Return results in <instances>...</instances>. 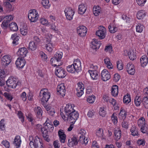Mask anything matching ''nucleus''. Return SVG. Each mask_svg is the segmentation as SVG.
Returning a JSON list of instances; mask_svg holds the SVG:
<instances>
[{"label":"nucleus","mask_w":148,"mask_h":148,"mask_svg":"<svg viewBox=\"0 0 148 148\" xmlns=\"http://www.w3.org/2000/svg\"><path fill=\"white\" fill-rule=\"evenodd\" d=\"M39 97L41 99V102L45 103L50 98V93L47 89L43 88L40 90Z\"/></svg>","instance_id":"1"},{"label":"nucleus","mask_w":148,"mask_h":148,"mask_svg":"<svg viewBox=\"0 0 148 148\" xmlns=\"http://www.w3.org/2000/svg\"><path fill=\"white\" fill-rule=\"evenodd\" d=\"M6 83L8 88H15L17 85L21 84L20 82L13 77H9L6 81Z\"/></svg>","instance_id":"2"},{"label":"nucleus","mask_w":148,"mask_h":148,"mask_svg":"<svg viewBox=\"0 0 148 148\" xmlns=\"http://www.w3.org/2000/svg\"><path fill=\"white\" fill-rule=\"evenodd\" d=\"M28 17L31 22H35L38 20L39 15L36 10H31L29 11Z\"/></svg>","instance_id":"3"},{"label":"nucleus","mask_w":148,"mask_h":148,"mask_svg":"<svg viewBox=\"0 0 148 148\" xmlns=\"http://www.w3.org/2000/svg\"><path fill=\"white\" fill-rule=\"evenodd\" d=\"M64 12L66 19L69 21L73 19L75 12L74 10L71 7H67L65 9Z\"/></svg>","instance_id":"4"},{"label":"nucleus","mask_w":148,"mask_h":148,"mask_svg":"<svg viewBox=\"0 0 148 148\" xmlns=\"http://www.w3.org/2000/svg\"><path fill=\"white\" fill-rule=\"evenodd\" d=\"M79 117V114L75 110L73 112L67 116V121H69L70 123L74 124L77 119Z\"/></svg>","instance_id":"5"},{"label":"nucleus","mask_w":148,"mask_h":148,"mask_svg":"<svg viewBox=\"0 0 148 148\" xmlns=\"http://www.w3.org/2000/svg\"><path fill=\"white\" fill-rule=\"evenodd\" d=\"M98 29H99L96 32V35L100 39H104L106 34V29L103 26H100Z\"/></svg>","instance_id":"6"},{"label":"nucleus","mask_w":148,"mask_h":148,"mask_svg":"<svg viewBox=\"0 0 148 148\" xmlns=\"http://www.w3.org/2000/svg\"><path fill=\"white\" fill-rule=\"evenodd\" d=\"M55 72L56 75L60 78L64 77L66 75L65 70L60 66L56 67Z\"/></svg>","instance_id":"7"},{"label":"nucleus","mask_w":148,"mask_h":148,"mask_svg":"<svg viewBox=\"0 0 148 148\" xmlns=\"http://www.w3.org/2000/svg\"><path fill=\"white\" fill-rule=\"evenodd\" d=\"M57 91L58 94L60 95L61 97H63L65 95L66 89L64 84L62 83L57 86Z\"/></svg>","instance_id":"8"},{"label":"nucleus","mask_w":148,"mask_h":148,"mask_svg":"<svg viewBox=\"0 0 148 148\" xmlns=\"http://www.w3.org/2000/svg\"><path fill=\"white\" fill-rule=\"evenodd\" d=\"M77 87L76 88L77 95L79 97H81L84 93V84L82 82H79L77 84Z\"/></svg>","instance_id":"9"},{"label":"nucleus","mask_w":148,"mask_h":148,"mask_svg":"<svg viewBox=\"0 0 148 148\" xmlns=\"http://www.w3.org/2000/svg\"><path fill=\"white\" fill-rule=\"evenodd\" d=\"M77 32L80 36H85L87 32V28L84 26H79L77 28Z\"/></svg>","instance_id":"10"},{"label":"nucleus","mask_w":148,"mask_h":148,"mask_svg":"<svg viewBox=\"0 0 148 148\" xmlns=\"http://www.w3.org/2000/svg\"><path fill=\"white\" fill-rule=\"evenodd\" d=\"M101 79L104 81H106L110 79V75L109 72L106 69H104L101 72Z\"/></svg>","instance_id":"11"},{"label":"nucleus","mask_w":148,"mask_h":148,"mask_svg":"<svg viewBox=\"0 0 148 148\" xmlns=\"http://www.w3.org/2000/svg\"><path fill=\"white\" fill-rule=\"evenodd\" d=\"M26 63V62L24 58L19 57L17 58L15 64L17 67L22 68Z\"/></svg>","instance_id":"12"},{"label":"nucleus","mask_w":148,"mask_h":148,"mask_svg":"<svg viewBox=\"0 0 148 148\" xmlns=\"http://www.w3.org/2000/svg\"><path fill=\"white\" fill-rule=\"evenodd\" d=\"M73 65L76 72L78 73L81 71V63L79 59H77L74 60Z\"/></svg>","instance_id":"13"},{"label":"nucleus","mask_w":148,"mask_h":148,"mask_svg":"<svg viewBox=\"0 0 148 148\" xmlns=\"http://www.w3.org/2000/svg\"><path fill=\"white\" fill-rule=\"evenodd\" d=\"M79 140L77 139L74 135H73V137L71 139L68 140V146L69 147H72L77 145Z\"/></svg>","instance_id":"14"},{"label":"nucleus","mask_w":148,"mask_h":148,"mask_svg":"<svg viewBox=\"0 0 148 148\" xmlns=\"http://www.w3.org/2000/svg\"><path fill=\"white\" fill-rule=\"evenodd\" d=\"M134 67L133 64L131 63H128L127 65L126 70L128 73L131 75H133L135 73Z\"/></svg>","instance_id":"15"},{"label":"nucleus","mask_w":148,"mask_h":148,"mask_svg":"<svg viewBox=\"0 0 148 148\" xmlns=\"http://www.w3.org/2000/svg\"><path fill=\"white\" fill-rule=\"evenodd\" d=\"M74 106L73 104H67L64 109V111L66 116L70 114L73 112L75 110L74 109Z\"/></svg>","instance_id":"16"},{"label":"nucleus","mask_w":148,"mask_h":148,"mask_svg":"<svg viewBox=\"0 0 148 148\" xmlns=\"http://www.w3.org/2000/svg\"><path fill=\"white\" fill-rule=\"evenodd\" d=\"M11 61L10 57L8 55L4 56L2 58L1 63L5 66L9 64Z\"/></svg>","instance_id":"17"},{"label":"nucleus","mask_w":148,"mask_h":148,"mask_svg":"<svg viewBox=\"0 0 148 148\" xmlns=\"http://www.w3.org/2000/svg\"><path fill=\"white\" fill-rule=\"evenodd\" d=\"M21 143V138L20 136H16L14 139L13 144L16 148H19L20 147Z\"/></svg>","instance_id":"18"},{"label":"nucleus","mask_w":148,"mask_h":148,"mask_svg":"<svg viewBox=\"0 0 148 148\" xmlns=\"http://www.w3.org/2000/svg\"><path fill=\"white\" fill-rule=\"evenodd\" d=\"M46 127H41V132H42V135L45 139L47 141L49 142L50 140V139L49 138L48 131Z\"/></svg>","instance_id":"19"},{"label":"nucleus","mask_w":148,"mask_h":148,"mask_svg":"<svg viewBox=\"0 0 148 148\" xmlns=\"http://www.w3.org/2000/svg\"><path fill=\"white\" fill-rule=\"evenodd\" d=\"M45 45V47L47 50L49 52H51L54 48L55 45L51 41V40H47Z\"/></svg>","instance_id":"20"},{"label":"nucleus","mask_w":148,"mask_h":148,"mask_svg":"<svg viewBox=\"0 0 148 148\" xmlns=\"http://www.w3.org/2000/svg\"><path fill=\"white\" fill-rule=\"evenodd\" d=\"M58 135L60 142L61 143H64L66 139V135L64 131L62 130H60L58 132Z\"/></svg>","instance_id":"21"},{"label":"nucleus","mask_w":148,"mask_h":148,"mask_svg":"<svg viewBox=\"0 0 148 148\" xmlns=\"http://www.w3.org/2000/svg\"><path fill=\"white\" fill-rule=\"evenodd\" d=\"M27 53V49L23 47L19 49L17 53L18 55H20V57L24 58L26 56Z\"/></svg>","instance_id":"22"},{"label":"nucleus","mask_w":148,"mask_h":148,"mask_svg":"<svg viewBox=\"0 0 148 148\" xmlns=\"http://www.w3.org/2000/svg\"><path fill=\"white\" fill-rule=\"evenodd\" d=\"M93 40L92 42V48L95 50L99 49L101 45V41H98L95 39H94Z\"/></svg>","instance_id":"23"},{"label":"nucleus","mask_w":148,"mask_h":148,"mask_svg":"<svg viewBox=\"0 0 148 148\" xmlns=\"http://www.w3.org/2000/svg\"><path fill=\"white\" fill-rule=\"evenodd\" d=\"M140 61L141 66L144 67L148 63V58L146 56H143L141 57Z\"/></svg>","instance_id":"24"},{"label":"nucleus","mask_w":148,"mask_h":148,"mask_svg":"<svg viewBox=\"0 0 148 148\" xmlns=\"http://www.w3.org/2000/svg\"><path fill=\"white\" fill-rule=\"evenodd\" d=\"M43 125L44 127H46L47 130L48 129L49 130H53L54 129L53 125L48 118H47L46 121Z\"/></svg>","instance_id":"25"},{"label":"nucleus","mask_w":148,"mask_h":148,"mask_svg":"<svg viewBox=\"0 0 148 148\" xmlns=\"http://www.w3.org/2000/svg\"><path fill=\"white\" fill-rule=\"evenodd\" d=\"M34 111L37 117L39 118V119L41 120L42 118V111L41 108L40 107L36 108Z\"/></svg>","instance_id":"26"},{"label":"nucleus","mask_w":148,"mask_h":148,"mask_svg":"<svg viewBox=\"0 0 148 148\" xmlns=\"http://www.w3.org/2000/svg\"><path fill=\"white\" fill-rule=\"evenodd\" d=\"M51 65L54 66H60L61 64V62L53 58H51L50 60Z\"/></svg>","instance_id":"27"},{"label":"nucleus","mask_w":148,"mask_h":148,"mask_svg":"<svg viewBox=\"0 0 148 148\" xmlns=\"http://www.w3.org/2000/svg\"><path fill=\"white\" fill-rule=\"evenodd\" d=\"M87 7L85 4H80L79 6L78 12L81 14H84L86 11Z\"/></svg>","instance_id":"28"},{"label":"nucleus","mask_w":148,"mask_h":148,"mask_svg":"<svg viewBox=\"0 0 148 148\" xmlns=\"http://www.w3.org/2000/svg\"><path fill=\"white\" fill-rule=\"evenodd\" d=\"M118 86L116 85H113L111 89V95L114 97H116L118 95Z\"/></svg>","instance_id":"29"},{"label":"nucleus","mask_w":148,"mask_h":148,"mask_svg":"<svg viewBox=\"0 0 148 148\" xmlns=\"http://www.w3.org/2000/svg\"><path fill=\"white\" fill-rule=\"evenodd\" d=\"M89 73L92 78L94 80L97 79L98 77L97 71L96 70H89Z\"/></svg>","instance_id":"30"},{"label":"nucleus","mask_w":148,"mask_h":148,"mask_svg":"<svg viewBox=\"0 0 148 148\" xmlns=\"http://www.w3.org/2000/svg\"><path fill=\"white\" fill-rule=\"evenodd\" d=\"M130 132L131 135L133 136H138L139 135L138 133V128L135 125L132 126L130 129Z\"/></svg>","instance_id":"31"},{"label":"nucleus","mask_w":148,"mask_h":148,"mask_svg":"<svg viewBox=\"0 0 148 148\" xmlns=\"http://www.w3.org/2000/svg\"><path fill=\"white\" fill-rule=\"evenodd\" d=\"M38 45L35 42L32 41L29 43L28 47L31 50L34 51L36 49Z\"/></svg>","instance_id":"32"},{"label":"nucleus","mask_w":148,"mask_h":148,"mask_svg":"<svg viewBox=\"0 0 148 148\" xmlns=\"http://www.w3.org/2000/svg\"><path fill=\"white\" fill-rule=\"evenodd\" d=\"M145 16V12L144 10H140L137 13V17L138 19H141L143 18Z\"/></svg>","instance_id":"33"},{"label":"nucleus","mask_w":148,"mask_h":148,"mask_svg":"<svg viewBox=\"0 0 148 148\" xmlns=\"http://www.w3.org/2000/svg\"><path fill=\"white\" fill-rule=\"evenodd\" d=\"M105 64L107 65V67L109 69L113 68V66L108 58H106L104 60Z\"/></svg>","instance_id":"34"},{"label":"nucleus","mask_w":148,"mask_h":148,"mask_svg":"<svg viewBox=\"0 0 148 148\" xmlns=\"http://www.w3.org/2000/svg\"><path fill=\"white\" fill-rule=\"evenodd\" d=\"M101 8L99 6H94L93 8V11L94 15L97 16L100 13Z\"/></svg>","instance_id":"35"},{"label":"nucleus","mask_w":148,"mask_h":148,"mask_svg":"<svg viewBox=\"0 0 148 148\" xmlns=\"http://www.w3.org/2000/svg\"><path fill=\"white\" fill-rule=\"evenodd\" d=\"M20 31L21 34L23 35H26L28 32L27 26L26 25L21 26L20 29Z\"/></svg>","instance_id":"36"},{"label":"nucleus","mask_w":148,"mask_h":148,"mask_svg":"<svg viewBox=\"0 0 148 148\" xmlns=\"http://www.w3.org/2000/svg\"><path fill=\"white\" fill-rule=\"evenodd\" d=\"M115 135V139L118 141L119 140L121 136V131L120 130H115L114 133Z\"/></svg>","instance_id":"37"},{"label":"nucleus","mask_w":148,"mask_h":148,"mask_svg":"<svg viewBox=\"0 0 148 148\" xmlns=\"http://www.w3.org/2000/svg\"><path fill=\"white\" fill-rule=\"evenodd\" d=\"M127 112L124 109H121L120 110L119 115L120 117L123 120L125 119L127 115Z\"/></svg>","instance_id":"38"},{"label":"nucleus","mask_w":148,"mask_h":148,"mask_svg":"<svg viewBox=\"0 0 148 148\" xmlns=\"http://www.w3.org/2000/svg\"><path fill=\"white\" fill-rule=\"evenodd\" d=\"M134 103L137 106H139L142 102L141 98L140 96H136L134 99Z\"/></svg>","instance_id":"39"},{"label":"nucleus","mask_w":148,"mask_h":148,"mask_svg":"<svg viewBox=\"0 0 148 148\" xmlns=\"http://www.w3.org/2000/svg\"><path fill=\"white\" fill-rule=\"evenodd\" d=\"M145 120L143 117H141L138 121L137 123L139 127H144L145 125Z\"/></svg>","instance_id":"40"},{"label":"nucleus","mask_w":148,"mask_h":148,"mask_svg":"<svg viewBox=\"0 0 148 148\" xmlns=\"http://www.w3.org/2000/svg\"><path fill=\"white\" fill-rule=\"evenodd\" d=\"M10 27L11 30L13 31H16L18 30L17 24L15 23H12L10 24Z\"/></svg>","instance_id":"41"},{"label":"nucleus","mask_w":148,"mask_h":148,"mask_svg":"<svg viewBox=\"0 0 148 148\" xmlns=\"http://www.w3.org/2000/svg\"><path fill=\"white\" fill-rule=\"evenodd\" d=\"M128 55L129 56V58L132 60H134L136 58V54L133 51H129L128 53Z\"/></svg>","instance_id":"42"},{"label":"nucleus","mask_w":148,"mask_h":148,"mask_svg":"<svg viewBox=\"0 0 148 148\" xmlns=\"http://www.w3.org/2000/svg\"><path fill=\"white\" fill-rule=\"evenodd\" d=\"M19 37L16 34H14L12 36L11 39L13 40L12 43L13 44H17L16 42L18 41Z\"/></svg>","instance_id":"43"},{"label":"nucleus","mask_w":148,"mask_h":148,"mask_svg":"<svg viewBox=\"0 0 148 148\" xmlns=\"http://www.w3.org/2000/svg\"><path fill=\"white\" fill-rule=\"evenodd\" d=\"M62 53L61 52H57L54 55L53 57L54 58L58 60L61 62V60L62 57Z\"/></svg>","instance_id":"44"},{"label":"nucleus","mask_w":148,"mask_h":148,"mask_svg":"<svg viewBox=\"0 0 148 148\" xmlns=\"http://www.w3.org/2000/svg\"><path fill=\"white\" fill-rule=\"evenodd\" d=\"M79 137V141L82 144H86L88 142V140L87 138H86L85 136H78Z\"/></svg>","instance_id":"45"},{"label":"nucleus","mask_w":148,"mask_h":148,"mask_svg":"<svg viewBox=\"0 0 148 148\" xmlns=\"http://www.w3.org/2000/svg\"><path fill=\"white\" fill-rule=\"evenodd\" d=\"M131 99L130 95L127 94L125 95L123 99V101L126 104L129 103L131 101Z\"/></svg>","instance_id":"46"},{"label":"nucleus","mask_w":148,"mask_h":148,"mask_svg":"<svg viewBox=\"0 0 148 148\" xmlns=\"http://www.w3.org/2000/svg\"><path fill=\"white\" fill-rule=\"evenodd\" d=\"M42 4L45 8H48L50 6L49 0H42Z\"/></svg>","instance_id":"47"},{"label":"nucleus","mask_w":148,"mask_h":148,"mask_svg":"<svg viewBox=\"0 0 148 148\" xmlns=\"http://www.w3.org/2000/svg\"><path fill=\"white\" fill-rule=\"evenodd\" d=\"M36 138L35 137V139L34 140V141H33L32 140V137H29V145L31 148L33 147V146L34 148L35 147V146L36 144V143H37V142L38 140V138Z\"/></svg>","instance_id":"48"},{"label":"nucleus","mask_w":148,"mask_h":148,"mask_svg":"<svg viewBox=\"0 0 148 148\" xmlns=\"http://www.w3.org/2000/svg\"><path fill=\"white\" fill-rule=\"evenodd\" d=\"M66 69L67 71L70 73H74L76 72V71L74 68L73 64L69 65L67 67Z\"/></svg>","instance_id":"49"},{"label":"nucleus","mask_w":148,"mask_h":148,"mask_svg":"<svg viewBox=\"0 0 148 148\" xmlns=\"http://www.w3.org/2000/svg\"><path fill=\"white\" fill-rule=\"evenodd\" d=\"M144 26L141 24L139 23L136 26V31L137 32L141 33L144 29Z\"/></svg>","instance_id":"50"},{"label":"nucleus","mask_w":148,"mask_h":148,"mask_svg":"<svg viewBox=\"0 0 148 148\" xmlns=\"http://www.w3.org/2000/svg\"><path fill=\"white\" fill-rule=\"evenodd\" d=\"M110 102L113 105L114 109L115 110H116L119 109V107L116 104V101L114 99H112L110 100Z\"/></svg>","instance_id":"51"},{"label":"nucleus","mask_w":148,"mask_h":148,"mask_svg":"<svg viewBox=\"0 0 148 148\" xmlns=\"http://www.w3.org/2000/svg\"><path fill=\"white\" fill-rule=\"evenodd\" d=\"M96 135L99 138H102L103 135V130L102 129L99 128L97 132Z\"/></svg>","instance_id":"52"},{"label":"nucleus","mask_w":148,"mask_h":148,"mask_svg":"<svg viewBox=\"0 0 148 148\" xmlns=\"http://www.w3.org/2000/svg\"><path fill=\"white\" fill-rule=\"evenodd\" d=\"M108 29L109 32L112 33L115 32L117 30V27L114 26H112L110 25H109L108 26Z\"/></svg>","instance_id":"53"},{"label":"nucleus","mask_w":148,"mask_h":148,"mask_svg":"<svg viewBox=\"0 0 148 148\" xmlns=\"http://www.w3.org/2000/svg\"><path fill=\"white\" fill-rule=\"evenodd\" d=\"M4 5L7 11H10L12 10V5L9 2L6 1L4 3Z\"/></svg>","instance_id":"54"},{"label":"nucleus","mask_w":148,"mask_h":148,"mask_svg":"<svg viewBox=\"0 0 148 148\" xmlns=\"http://www.w3.org/2000/svg\"><path fill=\"white\" fill-rule=\"evenodd\" d=\"M99 115L102 117H104L106 114V112L104 110V108L101 107L100 108L99 111Z\"/></svg>","instance_id":"55"},{"label":"nucleus","mask_w":148,"mask_h":148,"mask_svg":"<svg viewBox=\"0 0 148 148\" xmlns=\"http://www.w3.org/2000/svg\"><path fill=\"white\" fill-rule=\"evenodd\" d=\"M116 66L117 68L119 70H121L123 69V64L121 61H117Z\"/></svg>","instance_id":"56"},{"label":"nucleus","mask_w":148,"mask_h":148,"mask_svg":"<svg viewBox=\"0 0 148 148\" xmlns=\"http://www.w3.org/2000/svg\"><path fill=\"white\" fill-rule=\"evenodd\" d=\"M143 103L146 108H148V98L144 97L143 99Z\"/></svg>","instance_id":"57"},{"label":"nucleus","mask_w":148,"mask_h":148,"mask_svg":"<svg viewBox=\"0 0 148 148\" xmlns=\"http://www.w3.org/2000/svg\"><path fill=\"white\" fill-rule=\"evenodd\" d=\"M4 121V119H2L0 121V129L1 130H4L5 129V124Z\"/></svg>","instance_id":"58"},{"label":"nucleus","mask_w":148,"mask_h":148,"mask_svg":"<svg viewBox=\"0 0 148 148\" xmlns=\"http://www.w3.org/2000/svg\"><path fill=\"white\" fill-rule=\"evenodd\" d=\"M111 119L113 123L114 124H116L118 122L117 117L115 115V114L113 113L111 117Z\"/></svg>","instance_id":"59"},{"label":"nucleus","mask_w":148,"mask_h":148,"mask_svg":"<svg viewBox=\"0 0 148 148\" xmlns=\"http://www.w3.org/2000/svg\"><path fill=\"white\" fill-rule=\"evenodd\" d=\"M18 116L19 118L21 119V121L22 123L24 121V118L23 114L21 111H18Z\"/></svg>","instance_id":"60"},{"label":"nucleus","mask_w":148,"mask_h":148,"mask_svg":"<svg viewBox=\"0 0 148 148\" xmlns=\"http://www.w3.org/2000/svg\"><path fill=\"white\" fill-rule=\"evenodd\" d=\"M95 99V97L94 95H92L91 96H89L87 99V101L89 103H93Z\"/></svg>","instance_id":"61"},{"label":"nucleus","mask_w":148,"mask_h":148,"mask_svg":"<svg viewBox=\"0 0 148 148\" xmlns=\"http://www.w3.org/2000/svg\"><path fill=\"white\" fill-rule=\"evenodd\" d=\"M37 143H36V144L35 148H43L42 146V144L40 142V139L39 138H38V140Z\"/></svg>","instance_id":"62"},{"label":"nucleus","mask_w":148,"mask_h":148,"mask_svg":"<svg viewBox=\"0 0 148 148\" xmlns=\"http://www.w3.org/2000/svg\"><path fill=\"white\" fill-rule=\"evenodd\" d=\"M1 143L6 148H9L10 147V143L6 140H3Z\"/></svg>","instance_id":"63"},{"label":"nucleus","mask_w":148,"mask_h":148,"mask_svg":"<svg viewBox=\"0 0 148 148\" xmlns=\"http://www.w3.org/2000/svg\"><path fill=\"white\" fill-rule=\"evenodd\" d=\"M20 97L21 99L23 101H25L27 99L26 94L25 92H23L21 95Z\"/></svg>","instance_id":"64"}]
</instances>
